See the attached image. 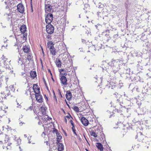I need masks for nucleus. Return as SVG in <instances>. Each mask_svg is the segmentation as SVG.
<instances>
[{
    "label": "nucleus",
    "mask_w": 151,
    "mask_h": 151,
    "mask_svg": "<svg viewBox=\"0 0 151 151\" xmlns=\"http://www.w3.org/2000/svg\"><path fill=\"white\" fill-rule=\"evenodd\" d=\"M143 11H144V12L145 13H146L147 12V9H143Z\"/></svg>",
    "instance_id": "nucleus-45"
},
{
    "label": "nucleus",
    "mask_w": 151,
    "mask_h": 151,
    "mask_svg": "<svg viewBox=\"0 0 151 151\" xmlns=\"http://www.w3.org/2000/svg\"><path fill=\"white\" fill-rule=\"evenodd\" d=\"M22 50L24 52L26 53H28L30 51L29 48H23Z\"/></svg>",
    "instance_id": "nucleus-29"
},
{
    "label": "nucleus",
    "mask_w": 151,
    "mask_h": 151,
    "mask_svg": "<svg viewBox=\"0 0 151 151\" xmlns=\"http://www.w3.org/2000/svg\"><path fill=\"white\" fill-rule=\"evenodd\" d=\"M4 111L2 110H0V117H1V118H3L4 117H5L4 116L3 114Z\"/></svg>",
    "instance_id": "nucleus-32"
},
{
    "label": "nucleus",
    "mask_w": 151,
    "mask_h": 151,
    "mask_svg": "<svg viewBox=\"0 0 151 151\" xmlns=\"http://www.w3.org/2000/svg\"><path fill=\"white\" fill-rule=\"evenodd\" d=\"M23 40H26V37L27 36V34L26 33H25V32L24 33H23Z\"/></svg>",
    "instance_id": "nucleus-33"
},
{
    "label": "nucleus",
    "mask_w": 151,
    "mask_h": 151,
    "mask_svg": "<svg viewBox=\"0 0 151 151\" xmlns=\"http://www.w3.org/2000/svg\"><path fill=\"white\" fill-rule=\"evenodd\" d=\"M97 89L98 90H99V89H100V91L99 90L98 91H99L100 92V93H101V92H102V91H101V90H102V88H101V87L100 86V85H98V86H97Z\"/></svg>",
    "instance_id": "nucleus-34"
},
{
    "label": "nucleus",
    "mask_w": 151,
    "mask_h": 151,
    "mask_svg": "<svg viewBox=\"0 0 151 151\" xmlns=\"http://www.w3.org/2000/svg\"><path fill=\"white\" fill-rule=\"evenodd\" d=\"M70 122L72 126V129L73 132L76 135H77V134L76 132V130L75 129V126L74 125L73 122L72 120H70Z\"/></svg>",
    "instance_id": "nucleus-20"
},
{
    "label": "nucleus",
    "mask_w": 151,
    "mask_h": 151,
    "mask_svg": "<svg viewBox=\"0 0 151 151\" xmlns=\"http://www.w3.org/2000/svg\"><path fill=\"white\" fill-rule=\"evenodd\" d=\"M54 96L53 97H54V99L56 103H58V101H57V97L56 96L54 92Z\"/></svg>",
    "instance_id": "nucleus-35"
},
{
    "label": "nucleus",
    "mask_w": 151,
    "mask_h": 151,
    "mask_svg": "<svg viewBox=\"0 0 151 151\" xmlns=\"http://www.w3.org/2000/svg\"><path fill=\"white\" fill-rule=\"evenodd\" d=\"M35 97L36 100L39 103H41L43 102V99L40 93L35 94Z\"/></svg>",
    "instance_id": "nucleus-7"
},
{
    "label": "nucleus",
    "mask_w": 151,
    "mask_h": 151,
    "mask_svg": "<svg viewBox=\"0 0 151 151\" xmlns=\"http://www.w3.org/2000/svg\"><path fill=\"white\" fill-rule=\"evenodd\" d=\"M73 109L76 112H78L79 111V108L77 106H74L73 108Z\"/></svg>",
    "instance_id": "nucleus-31"
},
{
    "label": "nucleus",
    "mask_w": 151,
    "mask_h": 151,
    "mask_svg": "<svg viewBox=\"0 0 151 151\" xmlns=\"http://www.w3.org/2000/svg\"><path fill=\"white\" fill-rule=\"evenodd\" d=\"M41 49H42V52L44 54V52H43V48L42 47Z\"/></svg>",
    "instance_id": "nucleus-50"
},
{
    "label": "nucleus",
    "mask_w": 151,
    "mask_h": 151,
    "mask_svg": "<svg viewBox=\"0 0 151 151\" xmlns=\"http://www.w3.org/2000/svg\"><path fill=\"white\" fill-rule=\"evenodd\" d=\"M30 108V109H31V110H32L33 109V107L32 106H30L29 107V108Z\"/></svg>",
    "instance_id": "nucleus-49"
},
{
    "label": "nucleus",
    "mask_w": 151,
    "mask_h": 151,
    "mask_svg": "<svg viewBox=\"0 0 151 151\" xmlns=\"http://www.w3.org/2000/svg\"><path fill=\"white\" fill-rule=\"evenodd\" d=\"M7 46V44L4 42V44L2 46V47H6Z\"/></svg>",
    "instance_id": "nucleus-40"
},
{
    "label": "nucleus",
    "mask_w": 151,
    "mask_h": 151,
    "mask_svg": "<svg viewBox=\"0 0 151 151\" xmlns=\"http://www.w3.org/2000/svg\"><path fill=\"white\" fill-rule=\"evenodd\" d=\"M72 97V95L70 91H67L66 94V97L68 101H70Z\"/></svg>",
    "instance_id": "nucleus-17"
},
{
    "label": "nucleus",
    "mask_w": 151,
    "mask_h": 151,
    "mask_svg": "<svg viewBox=\"0 0 151 151\" xmlns=\"http://www.w3.org/2000/svg\"><path fill=\"white\" fill-rule=\"evenodd\" d=\"M96 146L99 150L100 151H103L104 148L102 145L100 143H97L96 144Z\"/></svg>",
    "instance_id": "nucleus-22"
},
{
    "label": "nucleus",
    "mask_w": 151,
    "mask_h": 151,
    "mask_svg": "<svg viewBox=\"0 0 151 151\" xmlns=\"http://www.w3.org/2000/svg\"><path fill=\"white\" fill-rule=\"evenodd\" d=\"M20 30L22 33H24L26 31V27L25 25H22L20 28Z\"/></svg>",
    "instance_id": "nucleus-25"
},
{
    "label": "nucleus",
    "mask_w": 151,
    "mask_h": 151,
    "mask_svg": "<svg viewBox=\"0 0 151 151\" xmlns=\"http://www.w3.org/2000/svg\"><path fill=\"white\" fill-rule=\"evenodd\" d=\"M32 89L31 88V87H30L28 89V91H29L30 92V95H31V90H32Z\"/></svg>",
    "instance_id": "nucleus-42"
},
{
    "label": "nucleus",
    "mask_w": 151,
    "mask_h": 151,
    "mask_svg": "<svg viewBox=\"0 0 151 151\" xmlns=\"http://www.w3.org/2000/svg\"><path fill=\"white\" fill-rule=\"evenodd\" d=\"M46 30L48 34H52L54 31V27L51 24H48L46 26Z\"/></svg>",
    "instance_id": "nucleus-5"
},
{
    "label": "nucleus",
    "mask_w": 151,
    "mask_h": 151,
    "mask_svg": "<svg viewBox=\"0 0 151 151\" xmlns=\"http://www.w3.org/2000/svg\"><path fill=\"white\" fill-rule=\"evenodd\" d=\"M56 135L57 137V141L58 143L60 142V140L62 138V136L60 133H56Z\"/></svg>",
    "instance_id": "nucleus-26"
},
{
    "label": "nucleus",
    "mask_w": 151,
    "mask_h": 151,
    "mask_svg": "<svg viewBox=\"0 0 151 151\" xmlns=\"http://www.w3.org/2000/svg\"><path fill=\"white\" fill-rule=\"evenodd\" d=\"M82 42H83L84 41V40L82 39Z\"/></svg>",
    "instance_id": "nucleus-52"
},
{
    "label": "nucleus",
    "mask_w": 151,
    "mask_h": 151,
    "mask_svg": "<svg viewBox=\"0 0 151 151\" xmlns=\"http://www.w3.org/2000/svg\"><path fill=\"white\" fill-rule=\"evenodd\" d=\"M4 128H0V135L2 133H4Z\"/></svg>",
    "instance_id": "nucleus-36"
},
{
    "label": "nucleus",
    "mask_w": 151,
    "mask_h": 151,
    "mask_svg": "<svg viewBox=\"0 0 151 151\" xmlns=\"http://www.w3.org/2000/svg\"><path fill=\"white\" fill-rule=\"evenodd\" d=\"M118 37V35H114V38H116L117 37Z\"/></svg>",
    "instance_id": "nucleus-43"
},
{
    "label": "nucleus",
    "mask_w": 151,
    "mask_h": 151,
    "mask_svg": "<svg viewBox=\"0 0 151 151\" xmlns=\"http://www.w3.org/2000/svg\"><path fill=\"white\" fill-rule=\"evenodd\" d=\"M87 17V18H88V17Z\"/></svg>",
    "instance_id": "nucleus-63"
},
{
    "label": "nucleus",
    "mask_w": 151,
    "mask_h": 151,
    "mask_svg": "<svg viewBox=\"0 0 151 151\" xmlns=\"http://www.w3.org/2000/svg\"><path fill=\"white\" fill-rule=\"evenodd\" d=\"M7 118L4 117L3 118H0V128H4V126L6 123Z\"/></svg>",
    "instance_id": "nucleus-13"
},
{
    "label": "nucleus",
    "mask_w": 151,
    "mask_h": 151,
    "mask_svg": "<svg viewBox=\"0 0 151 151\" xmlns=\"http://www.w3.org/2000/svg\"><path fill=\"white\" fill-rule=\"evenodd\" d=\"M98 26H101V25H98V24L97 25H95V27H96V28L97 29H98Z\"/></svg>",
    "instance_id": "nucleus-47"
},
{
    "label": "nucleus",
    "mask_w": 151,
    "mask_h": 151,
    "mask_svg": "<svg viewBox=\"0 0 151 151\" xmlns=\"http://www.w3.org/2000/svg\"><path fill=\"white\" fill-rule=\"evenodd\" d=\"M4 0H1V1L3 2L4 1Z\"/></svg>",
    "instance_id": "nucleus-58"
},
{
    "label": "nucleus",
    "mask_w": 151,
    "mask_h": 151,
    "mask_svg": "<svg viewBox=\"0 0 151 151\" xmlns=\"http://www.w3.org/2000/svg\"><path fill=\"white\" fill-rule=\"evenodd\" d=\"M85 150H86V151H88V149H86Z\"/></svg>",
    "instance_id": "nucleus-55"
},
{
    "label": "nucleus",
    "mask_w": 151,
    "mask_h": 151,
    "mask_svg": "<svg viewBox=\"0 0 151 151\" xmlns=\"http://www.w3.org/2000/svg\"><path fill=\"white\" fill-rule=\"evenodd\" d=\"M50 53L53 55H56V50L55 48H50Z\"/></svg>",
    "instance_id": "nucleus-27"
},
{
    "label": "nucleus",
    "mask_w": 151,
    "mask_h": 151,
    "mask_svg": "<svg viewBox=\"0 0 151 151\" xmlns=\"http://www.w3.org/2000/svg\"><path fill=\"white\" fill-rule=\"evenodd\" d=\"M117 111L118 112H122V111L121 110H120L118 111V109L117 110Z\"/></svg>",
    "instance_id": "nucleus-48"
},
{
    "label": "nucleus",
    "mask_w": 151,
    "mask_h": 151,
    "mask_svg": "<svg viewBox=\"0 0 151 151\" xmlns=\"http://www.w3.org/2000/svg\"><path fill=\"white\" fill-rule=\"evenodd\" d=\"M59 97L60 98H63V96L61 93L60 92V91H59Z\"/></svg>",
    "instance_id": "nucleus-37"
},
{
    "label": "nucleus",
    "mask_w": 151,
    "mask_h": 151,
    "mask_svg": "<svg viewBox=\"0 0 151 151\" xmlns=\"http://www.w3.org/2000/svg\"><path fill=\"white\" fill-rule=\"evenodd\" d=\"M53 19V16L51 13H48L46 16L45 21L47 24H51Z\"/></svg>",
    "instance_id": "nucleus-3"
},
{
    "label": "nucleus",
    "mask_w": 151,
    "mask_h": 151,
    "mask_svg": "<svg viewBox=\"0 0 151 151\" xmlns=\"http://www.w3.org/2000/svg\"><path fill=\"white\" fill-rule=\"evenodd\" d=\"M33 57L32 56V55L30 54H28L27 56V59L29 61H30L32 60Z\"/></svg>",
    "instance_id": "nucleus-30"
},
{
    "label": "nucleus",
    "mask_w": 151,
    "mask_h": 151,
    "mask_svg": "<svg viewBox=\"0 0 151 151\" xmlns=\"http://www.w3.org/2000/svg\"><path fill=\"white\" fill-rule=\"evenodd\" d=\"M14 130L11 129L10 128H4V134H2L1 135V137H3L4 138V141L6 143L8 142L9 139V136L10 135H12V132L14 131Z\"/></svg>",
    "instance_id": "nucleus-2"
},
{
    "label": "nucleus",
    "mask_w": 151,
    "mask_h": 151,
    "mask_svg": "<svg viewBox=\"0 0 151 151\" xmlns=\"http://www.w3.org/2000/svg\"><path fill=\"white\" fill-rule=\"evenodd\" d=\"M79 17L80 18V15H79Z\"/></svg>",
    "instance_id": "nucleus-60"
},
{
    "label": "nucleus",
    "mask_w": 151,
    "mask_h": 151,
    "mask_svg": "<svg viewBox=\"0 0 151 151\" xmlns=\"http://www.w3.org/2000/svg\"><path fill=\"white\" fill-rule=\"evenodd\" d=\"M60 80L61 83L63 85H68L67 79L66 76H63L60 77Z\"/></svg>",
    "instance_id": "nucleus-6"
},
{
    "label": "nucleus",
    "mask_w": 151,
    "mask_h": 151,
    "mask_svg": "<svg viewBox=\"0 0 151 151\" xmlns=\"http://www.w3.org/2000/svg\"><path fill=\"white\" fill-rule=\"evenodd\" d=\"M137 139L140 141H142L144 139L145 136L143 135L141 132H139L138 134L137 135Z\"/></svg>",
    "instance_id": "nucleus-15"
},
{
    "label": "nucleus",
    "mask_w": 151,
    "mask_h": 151,
    "mask_svg": "<svg viewBox=\"0 0 151 151\" xmlns=\"http://www.w3.org/2000/svg\"><path fill=\"white\" fill-rule=\"evenodd\" d=\"M14 140V144L16 146H18L21 143V139L18 137H15Z\"/></svg>",
    "instance_id": "nucleus-19"
},
{
    "label": "nucleus",
    "mask_w": 151,
    "mask_h": 151,
    "mask_svg": "<svg viewBox=\"0 0 151 151\" xmlns=\"http://www.w3.org/2000/svg\"><path fill=\"white\" fill-rule=\"evenodd\" d=\"M30 75V78L33 79H34L37 76V73L35 71H31Z\"/></svg>",
    "instance_id": "nucleus-18"
},
{
    "label": "nucleus",
    "mask_w": 151,
    "mask_h": 151,
    "mask_svg": "<svg viewBox=\"0 0 151 151\" xmlns=\"http://www.w3.org/2000/svg\"><path fill=\"white\" fill-rule=\"evenodd\" d=\"M52 6L49 4H45V12L47 13L50 12L52 9Z\"/></svg>",
    "instance_id": "nucleus-11"
},
{
    "label": "nucleus",
    "mask_w": 151,
    "mask_h": 151,
    "mask_svg": "<svg viewBox=\"0 0 151 151\" xmlns=\"http://www.w3.org/2000/svg\"><path fill=\"white\" fill-rule=\"evenodd\" d=\"M2 59L3 60H5V61H4V63H5V62H6V60H7V59L6 58V57L5 56H4V55H2Z\"/></svg>",
    "instance_id": "nucleus-39"
},
{
    "label": "nucleus",
    "mask_w": 151,
    "mask_h": 151,
    "mask_svg": "<svg viewBox=\"0 0 151 151\" xmlns=\"http://www.w3.org/2000/svg\"><path fill=\"white\" fill-rule=\"evenodd\" d=\"M11 14H7L6 15H7L8 17H7V18L8 19H10L11 18H12L11 16L10 15Z\"/></svg>",
    "instance_id": "nucleus-38"
},
{
    "label": "nucleus",
    "mask_w": 151,
    "mask_h": 151,
    "mask_svg": "<svg viewBox=\"0 0 151 151\" xmlns=\"http://www.w3.org/2000/svg\"><path fill=\"white\" fill-rule=\"evenodd\" d=\"M99 130L98 128L94 130H91L90 132V135L91 136H93L95 137H97L98 136V134L99 133Z\"/></svg>",
    "instance_id": "nucleus-10"
},
{
    "label": "nucleus",
    "mask_w": 151,
    "mask_h": 151,
    "mask_svg": "<svg viewBox=\"0 0 151 151\" xmlns=\"http://www.w3.org/2000/svg\"><path fill=\"white\" fill-rule=\"evenodd\" d=\"M17 10L20 13H22L24 12V7L21 3L17 5Z\"/></svg>",
    "instance_id": "nucleus-9"
},
{
    "label": "nucleus",
    "mask_w": 151,
    "mask_h": 151,
    "mask_svg": "<svg viewBox=\"0 0 151 151\" xmlns=\"http://www.w3.org/2000/svg\"><path fill=\"white\" fill-rule=\"evenodd\" d=\"M13 144L10 142H8L6 145V143L3 146L4 149H6L7 150H11L13 147Z\"/></svg>",
    "instance_id": "nucleus-12"
},
{
    "label": "nucleus",
    "mask_w": 151,
    "mask_h": 151,
    "mask_svg": "<svg viewBox=\"0 0 151 151\" xmlns=\"http://www.w3.org/2000/svg\"><path fill=\"white\" fill-rule=\"evenodd\" d=\"M67 24H68V23H69L68 22V21H67Z\"/></svg>",
    "instance_id": "nucleus-59"
},
{
    "label": "nucleus",
    "mask_w": 151,
    "mask_h": 151,
    "mask_svg": "<svg viewBox=\"0 0 151 151\" xmlns=\"http://www.w3.org/2000/svg\"><path fill=\"white\" fill-rule=\"evenodd\" d=\"M44 96L45 97V99L46 100V101H48V98H47V97L46 96V95H44Z\"/></svg>",
    "instance_id": "nucleus-41"
},
{
    "label": "nucleus",
    "mask_w": 151,
    "mask_h": 151,
    "mask_svg": "<svg viewBox=\"0 0 151 151\" xmlns=\"http://www.w3.org/2000/svg\"><path fill=\"white\" fill-rule=\"evenodd\" d=\"M48 71H49V72H50L51 73V71H50V70H48Z\"/></svg>",
    "instance_id": "nucleus-57"
},
{
    "label": "nucleus",
    "mask_w": 151,
    "mask_h": 151,
    "mask_svg": "<svg viewBox=\"0 0 151 151\" xmlns=\"http://www.w3.org/2000/svg\"><path fill=\"white\" fill-rule=\"evenodd\" d=\"M2 143V142L1 141H0V143L1 144Z\"/></svg>",
    "instance_id": "nucleus-56"
},
{
    "label": "nucleus",
    "mask_w": 151,
    "mask_h": 151,
    "mask_svg": "<svg viewBox=\"0 0 151 151\" xmlns=\"http://www.w3.org/2000/svg\"><path fill=\"white\" fill-rule=\"evenodd\" d=\"M64 150L63 145L61 143H59L58 146V151H63Z\"/></svg>",
    "instance_id": "nucleus-24"
},
{
    "label": "nucleus",
    "mask_w": 151,
    "mask_h": 151,
    "mask_svg": "<svg viewBox=\"0 0 151 151\" xmlns=\"http://www.w3.org/2000/svg\"><path fill=\"white\" fill-rule=\"evenodd\" d=\"M60 57L61 58V59L63 63L66 64L68 62L69 58L68 55L66 53H63L60 55Z\"/></svg>",
    "instance_id": "nucleus-4"
},
{
    "label": "nucleus",
    "mask_w": 151,
    "mask_h": 151,
    "mask_svg": "<svg viewBox=\"0 0 151 151\" xmlns=\"http://www.w3.org/2000/svg\"><path fill=\"white\" fill-rule=\"evenodd\" d=\"M120 62V60L119 59H112L108 63L109 65L112 67L113 71L114 73H116L118 70V67Z\"/></svg>",
    "instance_id": "nucleus-1"
},
{
    "label": "nucleus",
    "mask_w": 151,
    "mask_h": 151,
    "mask_svg": "<svg viewBox=\"0 0 151 151\" xmlns=\"http://www.w3.org/2000/svg\"><path fill=\"white\" fill-rule=\"evenodd\" d=\"M64 121L66 124H67L68 122L67 119H69L71 118L72 119H73V117L71 116V115L69 113H68V115L66 116H65L64 117Z\"/></svg>",
    "instance_id": "nucleus-23"
},
{
    "label": "nucleus",
    "mask_w": 151,
    "mask_h": 151,
    "mask_svg": "<svg viewBox=\"0 0 151 151\" xmlns=\"http://www.w3.org/2000/svg\"><path fill=\"white\" fill-rule=\"evenodd\" d=\"M32 89L35 94L40 93V89L37 83L33 84Z\"/></svg>",
    "instance_id": "nucleus-8"
},
{
    "label": "nucleus",
    "mask_w": 151,
    "mask_h": 151,
    "mask_svg": "<svg viewBox=\"0 0 151 151\" xmlns=\"http://www.w3.org/2000/svg\"><path fill=\"white\" fill-rule=\"evenodd\" d=\"M9 119V122H10V119H9H9Z\"/></svg>",
    "instance_id": "nucleus-53"
},
{
    "label": "nucleus",
    "mask_w": 151,
    "mask_h": 151,
    "mask_svg": "<svg viewBox=\"0 0 151 151\" xmlns=\"http://www.w3.org/2000/svg\"><path fill=\"white\" fill-rule=\"evenodd\" d=\"M55 63L58 68H60L61 66L62 63L60 59L58 58L56 59Z\"/></svg>",
    "instance_id": "nucleus-21"
},
{
    "label": "nucleus",
    "mask_w": 151,
    "mask_h": 151,
    "mask_svg": "<svg viewBox=\"0 0 151 151\" xmlns=\"http://www.w3.org/2000/svg\"><path fill=\"white\" fill-rule=\"evenodd\" d=\"M47 44V47H54V44L51 41H49Z\"/></svg>",
    "instance_id": "nucleus-28"
},
{
    "label": "nucleus",
    "mask_w": 151,
    "mask_h": 151,
    "mask_svg": "<svg viewBox=\"0 0 151 151\" xmlns=\"http://www.w3.org/2000/svg\"><path fill=\"white\" fill-rule=\"evenodd\" d=\"M86 5L87 7H89L88 5V4H86Z\"/></svg>",
    "instance_id": "nucleus-51"
},
{
    "label": "nucleus",
    "mask_w": 151,
    "mask_h": 151,
    "mask_svg": "<svg viewBox=\"0 0 151 151\" xmlns=\"http://www.w3.org/2000/svg\"><path fill=\"white\" fill-rule=\"evenodd\" d=\"M46 117H47L48 118V119H47V120H50L51 119V118H49L48 116L47 115H46L45 116V118H47Z\"/></svg>",
    "instance_id": "nucleus-44"
},
{
    "label": "nucleus",
    "mask_w": 151,
    "mask_h": 151,
    "mask_svg": "<svg viewBox=\"0 0 151 151\" xmlns=\"http://www.w3.org/2000/svg\"><path fill=\"white\" fill-rule=\"evenodd\" d=\"M60 72L59 76L61 77L63 76H65L67 75L66 71L64 69H59Z\"/></svg>",
    "instance_id": "nucleus-16"
},
{
    "label": "nucleus",
    "mask_w": 151,
    "mask_h": 151,
    "mask_svg": "<svg viewBox=\"0 0 151 151\" xmlns=\"http://www.w3.org/2000/svg\"><path fill=\"white\" fill-rule=\"evenodd\" d=\"M60 43H61V45H62V44H63V43H62V42H61Z\"/></svg>",
    "instance_id": "nucleus-61"
},
{
    "label": "nucleus",
    "mask_w": 151,
    "mask_h": 151,
    "mask_svg": "<svg viewBox=\"0 0 151 151\" xmlns=\"http://www.w3.org/2000/svg\"><path fill=\"white\" fill-rule=\"evenodd\" d=\"M103 5L101 4L99 6V8H102L103 6Z\"/></svg>",
    "instance_id": "nucleus-46"
},
{
    "label": "nucleus",
    "mask_w": 151,
    "mask_h": 151,
    "mask_svg": "<svg viewBox=\"0 0 151 151\" xmlns=\"http://www.w3.org/2000/svg\"><path fill=\"white\" fill-rule=\"evenodd\" d=\"M44 83H45V84H46V81H44Z\"/></svg>",
    "instance_id": "nucleus-54"
},
{
    "label": "nucleus",
    "mask_w": 151,
    "mask_h": 151,
    "mask_svg": "<svg viewBox=\"0 0 151 151\" xmlns=\"http://www.w3.org/2000/svg\"><path fill=\"white\" fill-rule=\"evenodd\" d=\"M73 28H72V30H73Z\"/></svg>",
    "instance_id": "nucleus-62"
},
{
    "label": "nucleus",
    "mask_w": 151,
    "mask_h": 151,
    "mask_svg": "<svg viewBox=\"0 0 151 151\" xmlns=\"http://www.w3.org/2000/svg\"><path fill=\"white\" fill-rule=\"evenodd\" d=\"M81 121L82 124L85 126H87L89 122L88 120L83 116L81 117Z\"/></svg>",
    "instance_id": "nucleus-14"
}]
</instances>
